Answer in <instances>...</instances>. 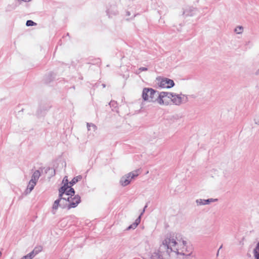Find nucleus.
<instances>
[{"label": "nucleus", "mask_w": 259, "mask_h": 259, "mask_svg": "<svg viewBox=\"0 0 259 259\" xmlns=\"http://www.w3.org/2000/svg\"><path fill=\"white\" fill-rule=\"evenodd\" d=\"M71 187L72 186H70V187L68 189L69 193H70V196H74L75 195V192L74 188H73Z\"/></svg>", "instance_id": "27"}, {"label": "nucleus", "mask_w": 259, "mask_h": 259, "mask_svg": "<svg viewBox=\"0 0 259 259\" xmlns=\"http://www.w3.org/2000/svg\"><path fill=\"white\" fill-rule=\"evenodd\" d=\"M41 172H43L44 170V172L45 174L49 173L50 177H53L55 175V170L54 168L50 167H40Z\"/></svg>", "instance_id": "12"}, {"label": "nucleus", "mask_w": 259, "mask_h": 259, "mask_svg": "<svg viewBox=\"0 0 259 259\" xmlns=\"http://www.w3.org/2000/svg\"><path fill=\"white\" fill-rule=\"evenodd\" d=\"M87 124L88 130L89 131L91 130V128H92V129L94 131H95V130L96 129V125L93 123H87Z\"/></svg>", "instance_id": "23"}, {"label": "nucleus", "mask_w": 259, "mask_h": 259, "mask_svg": "<svg viewBox=\"0 0 259 259\" xmlns=\"http://www.w3.org/2000/svg\"><path fill=\"white\" fill-rule=\"evenodd\" d=\"M36 254L34 253V251H32L30 253L27 254V256L29 258V259H32L33 257L35 256Z\"/></svg>", "instance_id": "29"}, {"label": "nucleus", "mask_w": 259, "mask_h": 259, "mask_svg": "<svg viewBox=\"0 0 259 259\" xmlns=\"http://www.w3.org/2000/svg\"><path fill=\"white\" fill-rule=\"evenodd\" d=\"M67 199L66 200H64V201H62L60 207H61L62 208H67V209H68V205H69V202L68 201H67Z\"/></svg>", "instance_id": "21"}, {"label": "nucleus", "mask_w": 259, "mask_h": 259, "mask_svg": "<svg viewBox=\"0 0 259 259\" xmlns=\"http://www.w3.org/2000/svg\"><path fill=\"white\" fill-rule=\"evenodd\" d=\"M253 255L254 259H259V242L253 249Z\"/></svg>", "instance_id": "17"}, {"label": "nucleus", "mask_w": 259, "mask_h": 259, "mask_svg": "<svg viewBox=\"0 0 259 259\" xmlns=\"http://www.w3.org/2000/svg\"><path fill=\"white\" fill-rule=\"evenodd\" d=\"M45 109H39L37 111L36 115L38 117H39L41 116H44V114H45Z\"/></svg>", "instance_id": "24"}, {"label": "nucleus", "mask_w": 259, "mask_h": 259, "mask_svg": "<svg viewBox=\"0 0 259 259\" xmlns=\"http://www.w3.org/2000/svg\"><path fill=\"white\" fill-rule=\"evenodd\" d=\"M67 201L69 202L68 209L72 208H75L81 202V198L79 195H76L74 196H69L67 197Z\"/></svg>", "instance_id": "6"}, {"label": "nucleus", "mask_w": 259, "mask_h": 259, "mask_svg": "<svg viewBox=\"0 0 259 259\" xmlns=\"http://www.w3.org/2000/svg\"><path fill=\"white\" fill-rule=\"evenodd\" d=\"M106 12L109 17H112L113 16L117 15L118 13V11L115 5L111 6L107 10Z\"/></svg>", "instance_id": "10"}, {"label": "nucleus", "mask_w": 259, "mask_h": 259, "mask_svg": "<svg viewBox=\"0 0 259 259\" xmlns=\"http://www.w3.org/2000/svg\"><path fill=\"white\" fill-rule=\"evenodd\" d=\"M109 106L111 108V109L113 111L118 112L117 107V103L115 101H111L109 103Z\"/></svg>", "instance_id": "18"}, {"label": "nucleus", "mask_w": 259, "mask_h": 259, "mask_svg": "<svg viewBox=\"0 0 259 259\" xmlns=\"http://www.w3.org/2000/svg\"><path fill=\"white\" fill-rule=\"evenodd\" d=\"M172 97V93L158 92L157 101L160 104L168 105L170 103V98Z\"/></svg>", "instance_id": "3"}, {"label": "nucleus", "mask_w": 259, "mask_h": 259, "mask_svg": "<svg viewBox=\"0 0 259 259\" xmlns=\"http://www.w3.org/2000/svg\"><path fill=\"white\" fill-rule=\"evenodd\" d=\"M255 74L256 75H259V68L255 71Z\"/></svg>", "instance_id": "34"}, {"label": "nucleus", "mask_w": 259, "mask_h": 259, "mask_svg": "<svg viewBox=\"0 0 259 259\" xmlns=\"http://www.w3.org/2000/svg\"><path fill=\"white\" fill-rule=\"evenodd\" d=\"M61 202V201H60L58 199H56L53 203V205L52 206L53 210H56L58 208L59 206H60Z\"/></svg>", "instance_id": "19"}, {"label": "nucleus", "mask_w": 259, "mask_h": 259, "mask_svg": "<svg viewBox=\"0 0 259 259\" xmlns=\"http://www.w3.org/2000/svg\"><path fill=\"white\" fill-rule=\"evenodd\" d=\"M175 85V82L173 80L167 78H164L161 79L159 87L163 88H171Z\"/></svg>", "instance_id": "7"}, {"label": "nucleus", "mask_w": 259, "mask_h": 259, "mask_svg": "<svg viewBox=\"0 0 259 259\" xmlns=\"http://www.w3.org/2000/svg\"><path fill=\"white\" fill-rule=\"evenodd\" d=\"M234 31L237 34H241L243 31V27L239 26L235 29Z\"/></svg>", "instance_id": "26"}, {"label": "nucleus", "mask_w": 259, "mask_h": 259, "mask_svg": "<svg viewBox=\"0 0 259 259\" xmlns=\"http://www.w3.org/2000/svg\"><path fill=\"white\" fill-rule=\"evenodd\" d=\"M42 250V247L41 246H39L37 247H35L32 251H34V253L36 255L39 252H40Z\"/></svg>", "instance_id": "28"}, {"label": "nucleus", "mask_w": 259, "mask_h": 259, "mask_svg": "<svg viewBox=\"0 0 259 259\" xmlns=\"http://www.w3.org/2000/svg\"><path fill=\"white\" fill-rule=\"evenodd\" d=\"M69 183H67L62 184V186L59 189V190L65 193L66 190H68L70 187V186H69Z\"/></svg>", "instance_id": "20"}, {"label": "nucleus", "mask_w": 259, "mask_h": 259, "mask_svg": "<svg viewBox=\"0 0 259 259\" xmlns=\"http://www.w3.org/2000/svg\"><path fill=\"white\" fill-rule=\"evenodd\" d=\"M58 191H59V196H58V198L57 199H58L61 201H64V200H66L65 197H63V195H64L65 192H64L62 191H60V190H58Z\"/></svg>", "instance_id": "22"}, {"label": "nucleus", "mask_w": 259, "mask_h": 259, "mask_svg": "<svg viewBox=\"0 0 259 259\" xmlns=\"http://www.w3.org/2000/svg\"><path fill=\"white\" fill-rule=\"evenodd\" d=\"M196 11V10L195 9V8H190L189 9V11H188V10H185L184 12H183V14L184 15H186V16H192L193 14H195V12Z\"/></svg>", "instance_id": "16"}, {"label": "nucleus", "mask_w": 259, "mask_h": 259, "mask_svg": "<svg viewBox=\"0 0 259 259\" xmlns=\"http://www.w3.org/2000/svg\"><path fill=\"white\" fill-rule=\"evenodd\" d=\"M65 183H69L68 178L67 176H65L62 180V184H64Z\"/></svg>", "instance_id": "31"}, {"label": "nucleus", "mask_w": 259, "mask_h": 259, "mask_svg": "<svg viewBox=\"0 0 259 259\" xmlns=\"http://www.w3.org/2000/svg\"><path fill=\"white\" fill-rule=\"evenodd\" d=\"M36 25V23L31 20H28L26 21V25L27 26H33Z\"/></svg>", "instance_id": "25"}, {"label": "nucleus", "mask_w": 259, "mask_h": 259, "mask_svg": "<svg viewBox=\"0 0 259 259\" xmlns=\"http://www.w3.org/2000/svg\"><path fill=\"white\" fill-rule=\"evenodd\" d=\"M64 194H65V195H66L68 196V197H69V196H70V193H69V190H68H68H66L65 193H64Z\"/></svg>", "instance_id": "33"}, {"label": "nucleus", "mask_w": 259, "mask_h": 259, "mask_svg": "<svg viewBox=\"0 0 259 259\" xmlns=\"http://www.w3.org/2000/svg\"><path fill=\"white\" fill-rule=\"evenodd\" d=\"M130 12L128 11L126 12V16H130Z\"/></svg>", "instance_id": "36"}, {"label": "nucleus", "mask_w": 259, "mask_h": 259, "mask_svg": "<svg viewBox=\"0 0 259 259\" xmlns=\"http://www.w3.org/2000/svg\"><path fill=\"white\" fill-rule=\"evenodd\" d=\"M158 92L152 88H145L142 92V98L144 101L154 102L157 101Z\"/></svg>", "instance_id": "2"}, {"label": "nucleus", "mask_w": 259, "mask_h": 259, "mask_svg": "<svg viewBox=\"0 0 259 259\" xmlns=\"http://www.w3.org/2000/svg\"><path fill=\"white\" fill-rule=\"evenodd\" d=\"M218 201V199L209 198L207 199H198L196 202L198 205H203L209 204L211 202H214Z\"/></svg>", "instance_id": "9"}, {"label": "nucleus", "mask_w": 259, "mask_h": 259, "mask_svg": "<svg viewBox=\"0 0 259 259\" xmlns=\"http://www.w3.org/2000/svg\"><path fill=\"white\" fill-rule=\"evenodd\" d=\"M90 93H91V94L92 95V91L90 92Z\"/></svg>", "instance_id": "38"}, {"label": "nucleus", "mask_w": 259, "mask_h": 259, "mask_svg": "<svg viewBox=\"0 0 259 259\" xmlns=\"http://www.w3.org/2000/svg\"><path fill=\"white\" fill-rule=\"evenodd\" d=\"M147 205H146L142 211V212L141 213L140 215L138 217V218L135 220V221L131 225H130L128 227L126 228V230L128 231L131 229L134 230L135 229L138 225L141 222V216L144 212L145 209L147 208Z\"/></svg>", "instance_id": "8"}, {"label": "nucleus", "mask_w": 259, "mask_h": 259, "mask_svg": "<svg viewBox=\"0 0 259 259\" xmlns=\"http://www.w3.org/2000/svg\"><path fill=\"white\" fill-rule=\"evenodd\" d=\"M160 249L169 255L172 252L185 256H190L191 254V251L189 252L188 250L187 242L183 240L181 235L178 233L167 234L160 245Z\"/></svg>", "instance_id": "1"}, {"label": "nucleus", "mask_w": 259, "mask_h": 259, "mask_svg": "<svg viewBox=\"0 0 259 259\" xmlns=\"http://www.w3.org/2000/svg\"><path fill=\"white\" fill-rule=\"evenodd\" d=\"M56 74L54 72H50L46 74L44 78L45 83H49L52 81L55 78Z\"/></svg>", "instance_id": "11"}, {"label": "nucleus", "mask_w": 259, "mask_h": 259, "mask_svg": "<svg viewBox=\"0 0 259 259\" xmlns=\"http://www.w3.org/2000/svg\"><path fill=\"white\" fill-rule=\"evenodd\" d=\"M188 101L187 96L184 94H176L172 93V97L170 98V102H171L174 105H180L183 103H186Z\"/></svg>", "instance_id": "5"}, {"label": "nucleus", "mask_w": 259, "mask_h": 259, "mask_svg": "<svg viewBox=\"0 0 259 259\" xmlns=\"http://www.w3.org/2000/svg\"><path fill=\"white\" fill-rule=\"evenodd\" d=\"M138 175V171L130 172L121 178L119 183L122 186L125 187L131 183L133 179H134Z\"/></svg>", "instance_id": "4"}, {"label": "nucleus", "mask_w": 259, "mask_h": 259, "mask_svg": "<svg viewBox=\"0 0 259 259\" xmlns=\"http://www.w3.org/2000/svg\"><path fill=\"white\" fill-rule=\"evenodd\" d=\"M40 171H41L40 168L39 169L35 170L33 172L30 180H33V181L36 182L40 176Z\"/></svg>", "instance_id": "13"}, {"label": "nucleus", "mask_w": 259, "mask_h": 259, "mask_svg": "<svg viewBox=\"0 0 259 259\" xmlns=\"http://www.w3.org/2000/svg\"><path fill=\"white\" fill-rule=\"evenodd\" d=\"M139 71L138 72H137V74H139L140 73V72L142 71H145L148 70V68L147 67H141L139 68Z\"/></svg>", "instance_id": "30"}, {"label": "nucleus", "mask_w": 259, "mask_h": 259, "mask_svg": "<svg viewBox=\"0 0 259 259\" xmlns=\"http://www.w3.org/2000/svg\"><path fill=\"white\" fill-rule=\"evenodd\" d=\"M254 121L255 124L258 125L259 124V119L257 117L254 118Z\"/></svg>", "instance_id": "32"}, {"label": "nucleus", "mask_w": 259, "mask_h": 259, "mask_svg": "<svg viewBox=\"0 0 259 259\" xmlns=\"http://www.w3.org/2000/svg\"><path fill=\"white\" fill-rule=\"evenodd\" d=\"M101 85L102 86V87H103V88H105V86H106L105 84H104V83H102V84H101Z\"/></svg>", "instance_id": "37"}, {"label": "nucleus", "mask_w": 259, "mask_h": 259, "mask_svg": "<svg viewBox=\"0 0 259 259\" xmlns=\"http://www.w3.org/2000/svg\"><path fill=\"white\" fill-rule=\"evenodd\" d=\"M222 248V245H221V246H220V247L219 248V250H218V252H217V255H218V254H219V251H220V250Z\"/></svg>", "instance_id": "35"}, {"label": "nucleus", "mask_w": 259, "mask_h": 259, "mask_svg": "<svg viewBox=\"0 0 259 259\" xmlns=\"http://www.w3.org/2000/svg\"><path fill=\"white\" fill-rule=\"evenodd\" d=\"M82 179V176L81 175H78L76 177H74L72 180L69 182V184L71 186H73L78 181H80Z\"/></svg>", "instance_id": "15"}, {"label": "nucleus", "mask_w": 259, "mask_h": 259, "mask_svg": "<svg viewBox=\"0 0 259 259\" xmlns=\"http://www.w3.org/2000/svg\"><path fill=\"white\" fill-rule=\"evenodd\" d=\"M36 184V182L33 181V180H30L26 190V193H30L31 191L34 189Z\"/></svg>", "instance_id": "14"}]
</instances>
